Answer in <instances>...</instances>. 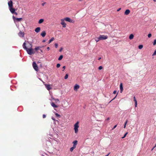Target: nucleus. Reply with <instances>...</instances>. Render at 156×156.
Returning a JSON list of instances; mask_svg holds the SVG:
<instances>
[{"mask_svg":"<svg viewBox=\"0 0 156 156\" xmlns=\"http://www.w3.org/2000/svg\"><path fill=\"white\" fill-rule=\"evenodd\" d=\"M79 123V122L77 121L74 125V129L75 133H77L78 132V128L79 127V126L78 125Z\"/></svg>","mask_w":156,"mask_h":156,"instance_id":"nucleus-2","label":"nucleus"},{"mask_svg":"<svg viewBox=\"0 0 156 156\" xmlns=\"http://www.w3.org/2000/svg\"><path fill=\"white\" fill-rule=\"evenodd\" d=\"M12 18L14 22H19L22 19V18H16L14 16H12Z\"/></svg>","mask_w":156,"mask_h":156,"instance_id":"nucleus-3","label":"nucleus"},{"mask_svg":"<svg viewBox=\"0 0 156 156\" xmlns=\"http://www.w3.org/2000/svg\"><path fill=\"white\" fill-rule=\"evenodd\" d=\"M13 14H15V15H17V13L15 11V12Z\"/></svg>","mask_w":156,"mask_h":156,"instance_id":"nucleus-51","label":"nucleus"},{"mask_svg":"<svg viewBox=\"0 0 156 156\" xmlns=\"http://www.w3.org/2000/svg\"><path fill=\"white\" fill-rule=\"evenodd\" d=\"M40 30H41L40 28V27H37L35 29V32L37 33H38L40 31Z\"/></svg>","mask_w":156,"mask_h":156,"instance_id":"nucleus-17","label":"nucleus"},{"mask_svg":"<svg viewBox=\"0 0 156 156\" xmlns=\"http://www.w3.org/2000/svg\"><path fill=\"white\" fill-rule=\"evenodd\" d=\"M101 58V57H99L98 59V60H100Z\"/></svg>","mask_w":156,"mask_h":156,"instance_id":"nucleus-56","label":"nucleus"},{"mask_svg":"<svg viewBox=\"0 0 156 156\" xmlns=\"http://www.w3.org/2000/svg\"><path fill=\"white\" fill-rule=\"evenodd\" d=\"M50 103L51 106L54 108H57L58 107V105H55L54 102H51Z\"/></svg>","mask_w":156,"mask_h":156,"instance_id":"nucleus-14","label":"nucleus"},{"mask_svg":"<svg viewBox=\"0 0 156 156\" xmlns=\"http://www.w3.org/2000/svg\"><path fill=\"white\" fill-rule=\"evenodd\" d=\"M130 12V11L128 9H126L124 12V14L126 15H127L129 14Z\"/></svg>","mask_w":156,"mask_h":156,"instance_id":"nucleus-16","label":"nucleus"},{"mask_svg":"<svg viewBox=\"0 0 156 156\" xmlns=\"http://www.w3.org/2000/svg\"><path fill=\"white\" fill-rule=\"evenodd\" d=\"M109 118H108L107 119V120H109Z\"/></svg>","mask_w":156,"mask_h":156,"instance_id":"nucleus-58","label":"nucleus"},{"mask_svg":"<svg viewBox=\"0 0 156 156\" xmlns=\"http://www.w3.org/2000/svg\"><path fill=\"white\" fill-rule=\"evenodd\" d=\"M32 66L34 69V70L37 71H38V66L35 62H34L32 64Z\"/></svg>","mask_w":156,"mask_h":156,"instance_id":"nucleus-4","label":"nucleus"},{"mask_svg":"<svg viewBox=\"0 0 156 156\" xmlns=\"http://www.w3.org/2000/svg\"><path fill=\"white\" fill-rule=\"evenodd\" d=\"M45 3H46L45 2H44V3H42V6H44V5L45 4Z\"/></svg>","mask_w":156,"mask_h":156,"instance_id":"nucleus-45","label":"nucleus"},{"mask_svg":"<svg viewBox=\"0 0 156 156\" xmlns=\"http://www.w3.org/2000/svg\"><path fill=\"white\" fill-rule=\"evenodd\" d=\"M153 1L154 2H156V0H153Z\"/></svg>","mask_w":156,"mask_h":156,"instance_id":"nucleus-59","label":"nucleus"},{"mask_svg":"<svg viewBox=\"0 0 156 156\" xmlns=\"http://www.w3.org/2000/svg\"><path fill=\"white\" fill-rule=\"evenodd\" d=\"M80 87L79 85L77 84H76L74 86V90H77Z\"/></svg>","mask_w":156,"mask_h":156,"instance_id":"nucleus-13","label":"nucleus"},{"mask_svg":"<svg viewBox=\"0 0 156 156\" xmlns=\"http://www.w3.org/2000/svg\"><path fill=\"white\" fill-rule=\"evenodd\" d=\"M46 115H45V114H43V118H46Z\"/></svg>","mask_w":156,"mask_h":156,"instance_id":"nucleus-40","label":"nucleus"},{"mask_svg":"<svg viewBox=\"0 0 156 156\" xmlns=\"http://www.w3.org/2000/svg\"><path fill=\"white\" fill-rule=\"evenodd\" d=\"M46 34V33L45 31H43L41 34V35L43 37H44L45 36Z\"/></svg>","mask_w":156,"mask_h":156,"instance_id":"nucleus-18","label":"nucleus"},{"mask_svg":"<svg viewBox=\"0 0 156 156\" xmlns=\"http://www.w3.org/2000/svg\"><path fill=\"white\" fill-rule=\"evenodd\" d=\"M117 94L116 95V96L111 101H110L109 102V103H110V102H111L113 100H114L115 98V97H116V96H117Z\"/></svg>","mask_w":156,"mask_h":156,"instance_id":"nucleus-42","label":"nucleus"},{"mask_svg":"<svg viewBox=\"0 0 156 156\" xmlns=\"http://www.w3.org/2000/svg\"><path fill=\"white\" fill-rule=\"evenodd\" d=\"M126 125L124 124V128H126Z\"/></svg>","mask_w":156,"mask_h":156,"instance_id":"nucleus-54","label":"nucleus"},{"mask_svg":"<svg viewBox=\"0 0 156 156\" xmlns=\"http://www.w3.org/2000/svg\"><path fill=\"white\" fill-rule=\"evenodd\" d=\"M117 92V91L116 90H114L113 92V94H115Z\"/></svg>","mask_w":156,"mask_h":156,"instance_id":"nucleus-46","label":"nucleus"},{"mask_svg":"<svg viewBox=\"0 0 156 156\" xmlns=\"http://www.w3.org/2000/svg\"><path fill=\"white\" fill-rule=\"evenodd\" d=\"M117 126V125H115L114 127H113L112 128V130H113V129H115Z\"/></svg>","mask_w":156,"mask_h":156,"instance_id":"nucleus-41","label":"nucleus"},{"mask_svg":"<svg viewBox=\"0 0 156 156\" xmlns=\"http://www.w3.org/2000/svg\"><path fill=\"white\" fill-rule=\"evenodd\" d=\"M76 147H74L73 146L72 147H71L70 148V151L71 152H72L74 150V149L75 148H76Z\"/></svg>","mask_w":156,"mask_h":156,"instance_id":"nucleus-27","label":"nucleus"},{"mask_svg":"<svg viewBox=\"0 0 156 156\" xmlns=\"http://www.w3.org/2000/svg\"><path fill=\"white\" fill-rule=\"evenodd\" d=\"M46 41V40H44L42 41V42H45Z\"/></svg>","mask_w":156,"mask_h":156,"instance_id":"nucleus-52","label":"nucleus"},{"mask_svg":"<svg viewBox=\"0 0 156 156\" xmlns=\"http://www.w3.org/2000/svg\"><path fill=\"white\" fill-rule=\"evenodd\" d=\"M41 46H38V47H36L35 48H34V50H35V51H37V50H38L39 49V48H41Z\"/></svg>","mask_w":156,"mask_h":156,"instance_id":"nucleus-30","label":"nucleus"},{"mask_svg":"<svg viewBox=\"0 0 156 156\" xmlns=\"http://www.w3.org/2000/svg\"><path fill=\"white\" fill-rule=\"evenodd\" d=\"M45 86L46 89L48 90H50L51 89V87H50V86L49 84H45Z\"/></svg>","mask_w":156,"mask_h":156,"instance_id":"nucleus-10","label":"nucleus"},{"mask_svg":"<svg viewBox=\"0 0 156 156\" xmlns=\"http://www.w3.org/2000/svg\"><path fill=\"white\" fill-rule=\"evenodd\" d=\"M51 99H50V100L51 101H52V100H53L55 101V103H57V102H59V99L58 98L55 99L54 98L53 96L51 97Z\"/></svg>","mask_w":156,"mask_h":156,"instance_id":"nucleus-9","label":"nucleus"},{"mask_svg":"<svg viewBox=\"0 0 156 156\" xmlns=\"http://www.w3.org/2000/svg\"><path fill=\"white\" fill-rule=\"evenodd\" d=\"M39 80H41L42 81H42V80L41 79L39 78Z\"/></svg>","mask_w":156,"mask_h":156,"instance_id":"nucleus-60","label":"nucleus"},{"mask_svg":"<svg viewBox=\"0 0 156 156\" xmlns=\"http://www.w3.org/2000/svg\"><path fill=\"white\" fill-rule=\"evenodd\" d=\"M155 146L152 149L151 151H152L153 149H154V148L155 147Z\"/></svg>","mask_w":156,"mask_h":156,"instance_id":"nucleus-55","label":"nucleus"},{"mask_svg":"<svg viewBox=\"0 0 156 156\" xmlns=\"http://www.w3.org/2000/svg\"><path fill=\"white\" fill-rule=\"evenodd\" d=\"M156 55V49L155 50L154 53L152 54V56H154Z\"/></svg>","mask_w":156,"mask_h":156,"instance_id":"nucleus-36","label":"nucleus"},{"mask_svg":"<svg viewBox=\"0 0 156 156\" xmlns=\"http://www.w3.org/2000/svg\"><path fill=\"white\" fill-rule=\"evenodd\" d=\"M63 57V55H60L59 56V58H58V60H59V61L61 60L62 59Z\"/></svg>","mask_w":156,"mask_h":156,"instance_id":"nucleus-26","label":"nucleus"},{"mask_svg":"<svg viewBox=\"0 0 156 156\" xmlns=\"http://www.w3.org/2000/svg\"><path fill=\"white\" fill-rule=\"evenodd\" d=\"M55 46L56 48H57L58 47V44L57 43H55Z\"/></svg>","mask_w":156,"mask_h":156,"instance_id":"nucleus-38","label":"nucleus"},{"mask_svg":"<svg viewBox=\"0 0 156 156\" xmlns=\"http://www.w3.org/2000/svg\"><path fill=\"white\" fill-rule=\"evenodd\" d=\"M128 134V133L127 132H126V133L124 135V136H122V139H123L126 136L127 134Z\"/></svg>","mask_w":156,"mask_h":156,"instance_id":"nucleus-33","label":"nucleus"},{"mask_svg":"<svg viewBox=\"0 0 156 156\" xmlns=\"http://www.w3.org/2000/svg\"><path fill=\"white\" fill-rule=\"evenodd\" d=\"M26 50L27 53L29 55H32L34 54L35 53V52L34 51V50L32 48H27Z\"/></svg>","mask_w":156,"mask_h":156,"instance_id":"nucleus-1","label":"nucleus"},{"mask_svg":"<svg viewBox=\"0 0 156 156\" xmlns=\"http://www.w3.org/2000/svg\"><path fill=\"white\" fill-rule=\"evenodd\" d=\"M99 38V37H96L95 38V41H96L97 42H98L99 41L101 40Z\"/></svg>","mask_w":156,"mask_h":156,"instance_id":"nucleus-28","label":"nucleus"},{"mask_svg":"<svg viewBox=\"0 0 156 156\" xmlns=\"http://www.w3.org/2000/svg\"><path fill=\"white\" fill-rule=\"evenodd\" d=\"M62 49V48H60V49L59 50V51L61 52Z\"/></svg>","mask_w":156,"mask_h":156,"instance_id":"nucleus-48","label":"nucleus"},{"mask_svg":"<svg viewBox=\"0 0 156 156\" xmlns=\"http://www.w3.org/2000/svg\"><path fill=\"white\" fill-rule=\"evenodd\" d=\"M9 9L11 13L12 14H13L15 12L16 10L15 9L13 8V7L10 8Z\"/></svg>","mask_w":156,"mask_h":156,"instance_id":"nucleus-11","label":"nucleus"},{"mask_svg":"<svg viewBox=\"0 0 156 156\" xmlns=\"http://www.w3.org/2000/svg\"><path fill=\"white\" fill-rule=\"evenodd\" d=\"M68 75L67 74H66L64 77V79H66L68 78Z\"/></svg>","mask_w":156,"mask_h":156,"instance_id":"nucleus-32","label":"nucleus"},{"mask_svg":"<svg viewBox=\"0 0 156 156\" xmlns=\"http://www.w3.org/2000/svg\"><path fill=\"white\" fill-rule=\"evenodd\" d=\"M120 93H122L123 90L122 83H121L120 84Z\"/></svg>","mask_w":156,"mask_h":156,"instance_id":"nucleus-15","label":"nucleus"},{"mask_svg":"<svg viewBox=\"0 0 156 156\" xmlns=\"http://www.w3.org/2000/svg\"><path fill=\"white\" fill-rule=\"evenodd\" d=\"M138 48L139 49H141L143 48V45L142 44L138 46Z\"/></svg>","mask_w":156,"mask_h":156,"instance_id":"nucleus-29","label":"nucleus"},{"mask_svg":"<svg viewBox=\"0 0 156 156\" xmlns=\"http://www.w3.org/2000/svg\"><path fill=\"white\" fill-rule=\"evenodd\" d=\"M40 51L41 52H43V51L42 50L40 49Z\"/></svg>","mask_w":156,"mask_h":156,"instance_id":"nucleus-57","label":"nucleus"},{"mask_svg":"<svg viewBox=\"0 0 156 156\" xmlns=\"http://www.w3.org/2000/svg\"><path fill=\"white\" fill-rule=\"evenodd\" d=\"M66 68V66H63V67H62V69H63L62 70V71H64V70Z\"/></svg>","mask_w":156,"mask_h":156,"instance_id":"nucleus-43","label":"nucleus"},{"mask_svg":"<svg viewBox=\"0 0 156 156\" xmlns=\"http://www.w3.org/2000/svg\"><path fill=\"white\" fill-rule=\"evenodd\" d=\"M133 99H134V101L135 102V107H137V101L135 97V96L133 97Z\"/></svg>","mask_w":156,"mask_h":156,"instance_id":"nucleus-20","label":"nucleus"},{"mask_svg":"<svg viewBox=\"0 0 156 156\" xmlns=\"http://www.w3.org/2000/svg\"><path fill=\"white\" fill-rule=\"evenodd\" d=\"M24 33L22 32L21 31H20V32L18 33V35L21 37H24Z\"/></svg>","mask_w":156,"mask_h":156,"instance_id":"nucleus-12","label":"nucleus"},{"mask_svg":"<svg viewBox=\"0 0 156 156\" xmlns=\"http://www.w3.org/2000/svg\"><path fill=\"white\" fill-rule=\"evenodd\" d=\"M121 9V8H119L117 10V11H119Z\"/></svg>","mask_w":156,"mask_h":156,"instance_id":"nucleus-49","label":"nucleus"},{"mask_svg":"<svg viewBox=\"0 0 156 156\" xmlns=\"http://www.w3.org/2000/svg\"><path fill=\"white\" fill-rule=\"evenodd\" d=\"M56 121L58 122V121L57 120H56Z\"/></svg>","mask_w":156,"mask_h":156,"instance_id":"nucleus-62","label":"nucleus"},{"mask_svg":"<svg viewBox=\"0 0 156 156\" xmlns=\"http://www.w3.org/2000/svg\"><path fill=\"white\" fill-rule=\"evenodd\" d=\"M44 19H41L39 20V21H38V23L39 24L41 23L44 22Z\"/></svg>","mask_w":156,"mask_h":156,"instance_id":"nucleus-23","label":"nucleus"},{"mask_svg":"<svg viewBox=\"0 0 156 156\" xmlns=\"http://www.w3.org/2000/svg\"><path fill=\"white\" fill-rule=\"evenodd\" d=\"M156 44V39H155L153 42V45H154Z\"/></svg>","mask_w":156,"mask_h":156,"instance_id":"nucleus-37","label":"nucleus"},{"mask_svg":"<svg viewBox=\"0 0 156 156\" xmlns=\"http://www.w3.org/2000/svg\"><path fill=\"white\" fill-rule=\"evenodd\" d=\"M54 38L53 37H52L49 41L48 44H50L51 41H54Z\"/></svg>","mask_w":156,"mask_h":156,"instance_id":"nucleus-25","label":"nucleus"},{"mask_svg":"<svg viewBox=\"0 0 156 156\" xmlns=\"http://www.w3.org/2000/svg\"><path fill=\"white\" fill-rule=\"evenodd\" d=\"M102 68H103V67H102V66H99L98 68V69L100 70L102 69Z\"/></svg>","mask_w":156,"mask_h":156,"instance_id":"nucleus-35","label":"nucleus"},{"mask_svg":"<svg viewBox=\"0 0 156 156\" xmlns=\"http://www.w3.org/2000/svg\"><path fill=\"white\" fill-rule=\"evenodd\" d=\"M110 153H109L108 154L106 155L105 156H108V155L110 154Z\"/></svg>","mask_w":156,"mask_h":156,"instance_id":"nucleus-53","label":"nucleus"},{"mask_svg":"<svg viewBox=\"0 0 156 156\" xmlns=\"http://www.w3.org/2000/svg\"><path fill=\"white\" fill-rule=\"evenodd\" d=\"M127 122H128V120H127L126 121V122H125L124 124H125V125H126V124L127 123Z\"/></svg>","mask_w":156,"mask_h":156,"instance_id":"nucleus-47","label":"nucleus"},{"mask_svg":"<svg viewBox=\"0 0 156 156\" xmlns=\"http://www.w3.org/2000/svg\"><path fill=\"white\" fill-rule=\"evenodd\" d=\"M99 38L101 40H105L107 39L108 36L104 35H100L99 36Z\"/></svg>","mask_w":156,"mask_h":156,"instance_id":"nucleus-5","label":"nucleus"},{"mask_svg":"<svg viewBox=\"0 0 156 156\" xmlns=\"http://www.w3.org/2000/svg\"><path fill=\"white\" fill-rule=\"evenodd\" d=\"M134 37V35L133 34H131L130 35L129 37V38L130 40H131Z\"/></svg>","mask_w":156,"mask_h":156,"instance_id":"nucleus-22","label":"nucleus"},{"mask_svg":"<svg viewBox=\"0 0 156 156\" xmlns=\"http://www.w3.org/2000/svg\"><path fill=\"white\" fill-rule=\"evenodd\" d=\"M51 119H52L53 120H54V121L55 120V118L54 117H51Z\"/></svg>","mask_w":156,"mask_h":156,"instance_id":"nucleus-44","label":"nucleus"},{"mask_svg":"<svg viewBox=\"0 0 156 156\" xmlns=\"http://www.w3.org/2000/svg\"><path fill=\"white\" fill-rule=\"evenodd\" d=\"M151 36V34H149L148 35V37L149 38Z\"/></svg>","mask_w":156,"mask_h":156,"instance_id":"nucleus-39","label":"nucleus"},{"mask_svg":"<svg viewBox=\"0 0 156 156\" xmlns=\"http://www.w3.org/2000/svg\"><path fill=\"white\" fill-rule=\"evenodd\" d=\"M55 113V114L56 117H60L61 116L60 115L58 114L57 113H55Z\"/></svg>","mask_w":156,"mask_h":156,"instance_id":"nucleus-31","label":"nucleus"},{"mask_svg":"<svg viewBox=\"0 0 156 156\" xmlns=\"http://www.w3.org/2000/svg\"><path fill=\"white\" fill-rule=\"evenodd\" d=\"M64 20L66 21L69 22L71 23H73L74 22L73 20L69 17H67L64 19Z\"/></svg>","mask_w":156,"mask_h":156,"instance_id":"nucleus-6","label":"nucleus"},{"mask_svg":"<svg viewBox=\"0 0 156 156\" xmlns=\"http://www.w3.org/2000/svg\"><path fill=\"white\" fill-rule=\"evenodd\" d=\"M47 50H50V48L49 47H48L47 48Z\"/></svg>","mask_w":156,"mask_h":156,"instance_id":"nucleus-50","label":"nucleus"},{"mask_svg":"<svg viewBox=\"0 0 156 156\" xmlns=\"http://www.w3.org/2000/svg\"><path fill=\"white\" fill-rule=\"evenodd\" d=\"M82 0H79V1H81Z\"/></svg>","mask_w":156,"mask_h":156,"instance_id":"nucleus-61","label":"nucleus"},{"mask_svg":"<svg viewBox=\"0 0 156 156\" xmlns=\"http://www.w3.org/2000/svg\"><path fill=\"white\" fill-rule=\"evenodd\" d=\"M8 5L9 9L13 7V2L11 0L8 2Z\"/></svg>","mask_w":156,"mask_h":156,"instance_id":"nucleus-7","label":"nucleus"},{"mask_svg":"<svg viewBox=\"0 0 156 156\" xmlns=\"http://www.w3.org/2000/svg\"><path fill=\"white\" fill-rule=\"evenodd\" d=\"M23 48L25 50H26L27 49V48L26 46V43L25 42H24L23 45Z\"/></svg>","mask_w":156,"mask_h":156,"instance_id":"nucleus-21","label":"nucleus"},{"mask_svg":"<svg viewBox=\"0 0 156 156\" xmlns=\"http://www.w3.org/2000/svg\"><path fill=\"white\" fill-rule=\"evenodd\" d=\"M61 24L62 25V27L64 28L66 27V24L65 23L64 20L61 19Z\"/></svg>","mask_w":156,"mask_h":156,"instance_id":"nucleus-8","label":"nucleus"},{"mask_svg":"<svg viewBox=\"0 0 156 156\" xmlns=\"http://www.w3.org/2000/svg\"><path fill=\"white\" fill-rule=\"evenodd\" d=\"M27 42L30 44V46H29V48H32V45L31 42H29L28 41H27Z\"/></svg>","mask_w":156,"mask_h":156,"instance_id":"nucleus-24","label":"nucleus"},{"mask_svg":"<svg viewBox=\"0 0 156 156\" xmlns=\"http://www.w3.org/2000/svg\"><path fill=\"white\" fill-rule=\"evenodd\" d=\"M77 142L78 141L76 140L74 141L73 142V146L76 147Z\"/></svg>","mask_w":156,"mask_h":156,"instance_id":"nucleus-19","label":"nucleus"},{"mask_svg":"<svg viewBox=\"0 0 156 156\" xmlns=\"http://www.w3.org/2000/svg\"><path fill=\"white\" fill-rule=\"evenodd\" d=\"M60 66H61V65L60 63H58L56 65V67L57 68H58L60 67Z\"/></svg>","mask_w":156,"mask_h":156,"instance_id":"nucleus-34","label":"nucleus"}]
</instances>
